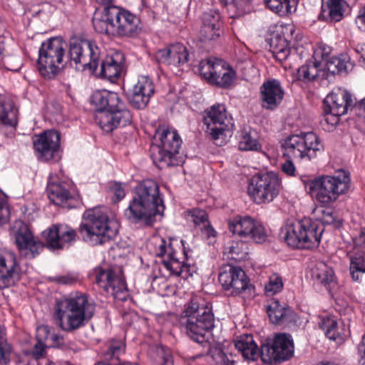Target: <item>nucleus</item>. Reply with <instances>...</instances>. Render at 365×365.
Returning <instances> with one entry per match:
<instances>
[{"label":"nucleus","mask_w":365,"mask_h":365,"mask_svg":"<svg viewBox=\"0 0 365 365\" xmlns=\"http://www.w3.org/2000/svg\"><path fill=\"white\" fill-rule=\"evenodd\" d=\"M164 208L158 184L152 179H146L135 187L126 215L135 222L150 225L153 217L162 214Z\"/></svg>","instance_id":"1"},{"label":"nucleus","mask_w":365,"mask_h":365,"mask_svg":"<svg viewBox=\"0 0 365 365\" xmlns=\"http://www.w3.org/2000/svg\"><path fill=\"white\" fill-rule=\"evenodd\" d=\"M95 306L84 294L58 300L55 306V317L59 327L65 331H73L85 324L94 314Z\"/></svg>","instance_id":"2"},{"label":"nucleus","mask_w":365,"mask_h":365,"mask_svg":"<svg viewBox=\"0 0 365 365\" xmlns=\"http://www.w3.org/2000/svg\"><path fill=\"white\" fill-rule=\"evenodd\" d=\"M110 211L104 207L87 210L84 213L86 222L81 225L80 232L86 242L92 245L109 242L118 233V222L110 217Z\"/></svg>","instance_id":"3"},{"label":"nucleus","mask_w":365,"mask_h":365,"mask_svg":"<svg viewBox=\"0 0 365 365\" xmlns=\"http://www.w3.org/2000/svg\"><path fill=\"white\" fill-rule=\"evenodd\" d=\"M182 322L187 335L195 341L202 344L206 334L214 327V315L207 302L193 299L185 311Z\"/></svg>","instance_id":"4"},{"label":"nucleus","mask_w":365,"mask_h":365,"mask_svg":"<svg viewBox=\"0 0 365 365\" xmlns=\"http://www.w3.org/2000/svg\"><path fill=\"white\" fill-rule=\"evenodd\" d=\"M319 225L311 218L287 221L281 235L287 245L294 249H313L319 245Z\"/></svg>","instance_id":"5"},{"label":"nucleus","mask_w":365,"mask_h":365,"mask_svg":"<svg viewBox=\"0 0 365 365\" xmlns=\"http://www.w3.org/2000/svg\"><path fill=\"white\" fill-rule=\"evenodd\" d=\"M156 145L151 148V156L155 163L159 166H174L179 164L178 158L182 143L181 138L176 130L160 126L154 136Z\"/></svg>","instance_id":"6"},{"label":"nucleus","mask_w":365,"mask_h":365,"mask_svg":"<svg viewBox=\"0 0 365 365\" xmlns=\"http://www.w3.org/2000/svg\"><path fill=\"white\" fill-rule=\"evenodd\" d=\"M66 43L58 38H49L39 49L38 68L45 78H53L63 67Z\"/></svg>","instance_id":"7"},{"label":"nucleus","mask_w":365,"mask_h":365,"mask_svg":"<svg viewBox=\"0 0 365 365\" xmlns=\"http://www.w3.org/2000/svg\"><path fill=\"white\" fill-rule=\"evenodd\" d=\"M282 148L287 158L311 160L317 156L319 138L312 132L292 135L284 140Z\"/></svg>","instance_id":"8"},{"label":"nucleus","mask_w":365,"mask_h":365,"mask_svg":"<svg viewBox=\"0 0 365 365\" xmlns=\"http://www.w3.org/2000/svg\"><path fill=\"white\" fill-rule=\"evenodd\" d=\"M280 182L277 174L268 172L254 175L247 186V192L257 204H267L277 197Z\"/></svg>","instance_id":"9"},{"label":"nucleus","mask_w":365,"mask_h":365,"mask_svg":"<svg viewBox=\"0 0 365 365\" xmlns=\"http://www.w3.org/2000/svg\"><path fill=\"white\" fill-rule=\"evenodd\" d=\"M218 279L225 290H230L233 296L242 295L243 298L251 297L254 288L250 284L245 272L240 267L230 264L221 267Z\"/></svg>","instance_id":"10"},{"label":"nucleus","mask_w":365,"mask_h":365,"mask_svg":"<svg viewBox=\"0 0 365 365\" xmlns=\"http://www.w3.org/2000/svg\"><path fill=\"white\" fill-rule=\"evenodd\" d=\"M294 346L292 336L289 334H277L267 341L261 348V359L263 362L272 364L289 360L294 356Z\"/></svg>","instance_id":"11"},{"label":"nucleus","mask_w":365,"mask_h":365,"mask_svg":"<svg viewBox=\"0 0 365 365\" xmlns=\"http://www.w3.org/2000/svg\"><path fill=\"white\" fill-rule=\"evenodd\" d=\"M200 75L210 84L228 88L236 78L235 71L220 59L207 58L199 65Z\"/></svg>","instance_id":"12"},{"label":"nucleus","mask_w":365,"mask_h":365,"mask_svg":"<svg viewBox=\"0 0 365 365\" xmlns=\"http://www.w3.org/2000/svg\"><path fill=\"white\" fill-rule=\"evenodd\" d=\"M101 51L96 42L83 38H74L70 43L69 57L75 65L95 71L101 58Z\"/></svg>","instance_id":"13"},{"label":"nucleus","mask_w":365,"mask_h":365,"mask_svg":"<svg viewBox=\"0 0 365 365\" xmlns=\"http://www.w3.org/2000/svg\"><path fill=\"white\" fill-rule=\"evenodd\" d=\"M21 256L27 259L34 258L43 247L41 242L35 237L28 226L21 220H16L9 230Z\"/></svg>","instance_id":"14"},{"label":"nucleus","mask_w":365,"mask_h":365,"mask_svg":"<svg viewBox=\"0 0 365 365\" xmlns=\"http://www.w3.org/2000/svg\"><path fill=\"white\" fill-rule=\"evenodd\" d=\"M349 173L339 170L336 176H321V207L328 206L349 188Z\"/></svg>","instance_id":"15"},{"label":"nucleus","mask_w":365,"mask_h":365,"mask_svg":"<svg viewBox=\"0 0 365 365\" xmlns=\"http://www.w3.org/2000/svg\"><path fill=\"white\" fill-rule=\"evenodd\" d=\"M203 121L206 125V132L211 137L217 140L225 135L226 131H230L233 124L227 116L224 105L215 104L205 111Z\"/></svg>","instance_id":"16"},{"label":"nucleus","mask_w":365,"mask_h":365,"mask_svg":"<svg viewBox=\"0 0 365 365\" xmlns=\"http://www.w3.org/2000/svg\"><path fill=\"white\" fill-rule=\"evenodd\" d=\"M230 230L235 235L256 243L266 241L267 235L264 227L250 216H236L229 222Z\"/></svg>","instance_id":"17"},{"label":"nucleus","mask_w":365,"mask_h":365,"mask_svg":"<svg viewBox=\"0 0 365 365\" xmlns=\"http://www.w3.org/2000/svg\"><path fill=\"white\" fill-rule=\"evenodd\" d=\"M155 247V255L163 257V264L165 267L171 273L180 275L185 268V259L186 252L184 255L179 253L175 247L172 240H165L163 238H156L154 242Z\"/></svg>","instance_id":"18"},{"label":"nucleus","mask_w":365,"mask_h":365,"mask_svg":"<svg viewBox=\"0 0 365 365\" xmlns=\"http://www.w3.org/2000/svg\"><path fill=\"white\" fill-rule=\"evenodd\" d=\"M95 120L103 130L109 133L118 127H124L130 124L132 115L120 100L115 108L101 110L96 113Z\"/></svg>","instance_id":"19"},{"label":"nucleus","mask_w":365,"mask_h":365,"mask_svg":"<svg viewBox=\"0 0 365 365\" xmlns=\"http://www.w3.org/2000/svg\"><path fill=\"white\" fill-rule=\"evenodd\" d=\"M61 135L53 130L45 131L33 139L34 148L37 158L43 161H48L58 155Z\"/></svg>","instance_id":"20"},{"label":"nucleus","mask_w":365,"mask_h":365,"mask_svg":"<svg viewBox=\"0 0 365 365\" xmlns=\"http://www.w3.org/2000/svg\"><path fill=\"white\" fill-rule=\"evenodd\" d=\"M96 282L103 287L106 292L118 300H125L128 297L127 286L121 273H115L113 270L96 271Z\"/></svg>","instance_id":"21"},{"label":"nucleus","mask_w":365,"mask_h":365,"mask_svg":"<svg viewBox=\"0 0 365 365\" xmlns=\"http://www.w3.org/2000/svg\"><path fill=\"white\" fill-rule=\"evenodd\" d=\"M21 270L16 255L0 252V289L16 284L21 278Z\"/></svg>","instance_id":"22"},{"label":"nucleus","mask_w":365,"mask_h":365,"mask_svg":"<svg viewBox=\"0 0 365 365\" xmlns=\"http://www.w3.org/2000/svg\"><path fill=\"white\" fill-rule=\"evenodd\" d=\"M111 17L114 19L115 35L133 36L139 31V19L128 10L113 6Z\"/></svg>","instance_id":"23"},{"label":"nucleus","mask_w":365,"mask_h":365,"mask_svg":"<svg viewBox=\"0 0 365 365\" xmlns=\"http://www.w3.org/2000/svg\"><path fill=\"white\" fill-rule=\"evenodd\" d=\"M284 96V91L278 80H267L260 88L262 106L267 110L276 109L282 102Z\"/></svg>","instance_id":"24"},{"label":"nucleus","mask_w":365,"mask_h":365,"mask_svg":"<svg viewBox=\"0 0 365 365\" xmlns=\"http://www.w3.org/2000/svg\"><path fill=\"white\" fill-rule=\"evenodd\" d=\"M324 112L343 115L349 108L353 107V100L351 94L344 90L339 89L327 96L323 101Z\"/></svg>","instance_id":"25"},{"label":"nucleus","mask_w":365,"mask_h":365,"mask_svg":"<svg viewBox=\"0 0 365 365\" xmlns=\"http://www.w3.org/2000/svg\"><path fill=\"white\" fill-rule=\"evenodd\" d=\"M154 93L152 80L148 76H140L132 89L130 103L137 109H143L147 106Z\"/></svg>","instance_id":"26"},{"label":"nucleus","mask_w":365,"mask_h":365,"mask_svg":"<svg viewBox=\"0 0 365 365\" xmlns=\"http://www.w3.org/2000/svg\"><path fill=\"white\" fill-rule=\"evenodd\" d=\"M155 57L160 63L177 67L187 62L189 52L183 44L177 43L158 51Z\"/></svg>","instance_id":"27"},{"label":"nucleus","mask_w":365,"mask_h":365,"mask_svg":"<svg viewBox=\"0 0 365 365\" xmlns=\"http://www.w3.org/2000/svg\"><path fill=\"white\" fill-rule=\"evenodd\" d=\"M46 190L48 198L53 204L66 208L76 206L77 199L71 193L66 182L49 181Z\"/></svg>","instance_id":"28"},{"label":"nucleus","mask_w":365,"mask_h":365,"mask_svg":"<svg viewBox=\"0 0 365 365\" xmlns=\"http://www.w3.org/2000/svg\"><path fill=\"white\" fill-rule=\"evenodd\" d=\"M220 15L216 11H210L203 15L202 26L200 32L201 41H210L220 36Z\"/></svg>","instance_id":"29"},{"label":"nucleus","mask_w":365,"mask_h":365,"mask_svg":"<svg viewBox=\"0 0 365 365\" xmlns=\"http://www.w3.org/2000/svg\"><path fill=\"white\" fill-rule=\"evenodd\" d=\"M350 63L345 58L331 56L321 59V77L331 81L336 74L346 71Z\"/></svg>","instance_id":"30"},{"label":"nucleus","mask_w":365,"mask_h":365,"mask_svg":"<svg viewBox=\"0 0 365 365\" xmlns=\"http://www.w3.org/2000/svg\"><path fill=\"white\" fill-rule=\"evenodd\" d=\"M113 6H105L103 11L96 12L93 19L94 29L100 33L108 35H115L114 19L111 17Z\"/></svg>","instance_id":"31"},{"label":"nucleus","mask_w":365,"mask_h":365,"mask_svg":"<svg viewBox=\"0 0 365 365\" xmlns=\"http://www.w3.org/2000/svg\"><path fill=\"white\" fill-rule=\"evenodd\" d=\"M321 19L329 22H338L343 18V0H322Z\"/></svg>","instance_id":"32"},{"label":"nucleus","mask_w":365,"mask_h":365,"mask_svg":"<svg viewBox=\"0 0 365 365\" xmlns=\"http://www.w3.org/2000/svg\"><path fill=\"white\" fill-rule=\"evenodd\" d=\"M120 100L118 93L108 91H97L92 97L93 103L98 108L96 113L101 110L115 108Z\"/></svg>","instance_id":"33"},{"label":"nucleus","mask_w":365,"mask_h":365,"mask_svg":"<svg viewBox=\"0 0 365 365\" xmlns=\"http://www.w3.org/2000/svg\"><path fill=\"white\" fill-rule=\"evenodd\" d=\"M235 347L247 360L255 361L259 356V352L252 336H241L235 342Z\"/></svg>","instance_id":"34"},{"label":"nucleus","mask_w":365,"mask_h":365,"mask_svg":"<svg viewBox=\"0 0 365 365\" xmlns=\"http://www.w3.org/2000/svg\"><path fill=\"white\" fill-rule=\"evenodd\" d=\"M186 218L188 221L200 227L207 237L215 236V230L210 227L207 212L200 209H192L186 212Z\"/></svg>","instance_id":"35"},{"label":"nucleus","mask_w":365,"mask_h":365,"mask_svg":"<svg viewBox=\"0 0 365 365\" xmlns=\"http://www.w3.org/2000/svg\"><path fill=\"white\" fill-rule=\"evenodd\" d=\"M267 312L271 322L276 324L289 320L292 311L289 307L282 306L279 301L274 300L267 307Z\"/></svg>","instance_id":"36"},{"label":"nucleus","mask_w":365,"mask_h":365,"mask_svg":"<svg viewBox=\"0 0 365 365\" xmlns=\"http://www.w3.org/2000/svg\"><path fill=\"white\" fill-rule=\"evenodd\" d=\"M319 74V63L314 59L302 66L297 70V79L304 83H312L318 79Z\"/></svg>","instance_id":"37"},{"label":"nucleus","mask_w":365,"mask_h":365,"mask_svg":"<svg viewBox=\"0 0 365 365\" xmlns=\"http://www.w3.org/2000/svg\"><path fill=\"white\" fill-rule=\"evenodd\" d=\"M238 147L240 150H258L261 145L258 142L256 134L250 128H245L240 133Z\"/></svg>","instance_id":"38"},{"label":"nucleus","mask_w":365,"mask_h":365,"mask_svg":"<svg viewBox=\"0 0 365 365\" xmlns=\"http://www.w3.org/2000/svg\"><path fill=\"white\" fill-rule=\"evenodd\" d=\"M121 71L120 63H118L113 56H106L101 62V76L111 81L120 76Z\"/></svg>","instance_id":"39"},{"label":"nucleus","mask_w":365,"mask_h":365,"mask_svg":"<svg viewBox=\"0 0 365 365\" xmlns=\"http://www.w3.org/2000/svg\"><path fill=\"white\" fill-rule=\"evenodd\" d=\"M321 328L324 330L326 337L330 341H336L337 344L344 341L343 337L337 330V322L334 317H322Z\"/></svg>","instance_id":"40"},{"label":"nucleus","mask_w":365,"mask_h":365,"mask_svg":"<svg viewBox=\"0 0 365 365\" xmlns=\"http://www.w3.org/2000/svg\"><path fill=\"white\" fill-rule=\"evenodd\" d=\"M0 123L7 125L16 124V113L12 103L0 95Z\"/></svg>","instance_id":"41"},{"label":"nucleus","mask_w":365,"mask_h":365,"mask_svg":"<svg viewBox=\"0 0 365 365\" xmlns=\"http://www.w3.org/2000/svg\"><path fill=\"white\" fill-rule=\"evenodd\" d=\"M225 252L230 257L236 261H241L247 257L248 254L247 244L243 241H232L225 247Z\"/></svg>","instance_id":"42"},{"label":"nucleus","mask_w":365,"mask_h":365,"mask_svg":"<svg viewBox=\"0 0 365 365\" xmlns=\"http://www.w3.org/2000/svg\"><path fill=\"white\" fill-rule=\"evenodd\" d=\"M266 5L276 14L281 16L292 12V2L296 4V0H264Z\"/></svg>","instance_id":"43"},{"label":"nucleus","mask_w":365,"mask_h":365,"mask_svg":"<svg viewBox=\"0 0 365 365\" xmlns=\"http://www.w3.org/2000/svg\"><path fill=\"white\" fill-rule=\"evenodd\" d=\"M350 274L354 281H359L365 273V252L357 254L351 260Z\"/></svg>","instance_id":"44"},{"label":"nucleus","mask_w":365,"mask_h":365,"mask_svg":"<svg viewBox=\"0 0 365 365\" xmlns=\"http://www.w3.org/2000/svg\"><path fill=\"white\" fill-rule=\"evenodd\" d=\"M229 11H235L236 15L240 16L250 11V5L253 0H221Z\"/></svg>","instance_id":"45"},{"label":"nucleus","mask_w":365,"mask_h":365,"mask_svg":"<svg viewBox=\"0 0 365 365\" xmlns=\"http://www.w3.org/2000/svg\"><path fill=\"white\" fill-rule=\"evenodd\" d=\"M322 282L331 296H333L339 289V284L334 272L331 268L327 267L326 270L324 271Z\"/></svg>","instance_id":"46"},{"label":"nucleus","mask_w":365,"mask_h":365,"mask_svg":"<svg viewBox=\"0 0 365 365\" xmlns=\"http://www.w3.org/2000/svg\"><path fill=\"white\" fill-rule=\"evenodd\" d=\"M307 193L319 201V177H306L302 180Z\"/></svg>","instance_id":"47"},{"label":"nucleus","mask_w":365,"mask_h":365,"mask_svg":"<svg viewBox=\"0 0 365 365\" xmlns=\"http://www.w3.org/2000/svg\"><path fill=\"white\" fill-rule=\"evenodd\" d=\"M5 331L0 327V363L7 364L10 361L12 348L5 338Z\"/></svg>","instance_id":"48"},{"label":"nucleus","mask_w":365,"mask_h":365,"mask_svg":"<svg viewBox=\"0 0 365 365\" xmlns=\"http://www.w3.org/2000/svg\"><path fill=\"white\" fill-rule=\"evenodd\" d=\"M59 225H52L43 232V235L46 239V242L53 249L60 248V242L58 240Z\"/></svg>","instance_id":"49"},{"label":"nucleus","mask_w":365,"mask_h":365,"mask_svg":"<svg viewBox=\"0 0 365 365\" xmlns=\"http://www.w3.org/2000/svg\"><path fill=\"white\" fill-rule=\"evenodd\" d=\"M283 288L282 278L277 274L270 276L268 283L265 285L264 289L267 295L272 296L279 292Z\"/></svg>","instance_id":"50"},{"label":"nucleus","mask_w":365,"mask_h":365,"mask_svg":"<svg viewBox=\"0 0 365 365\" xmlns=\"http://www.w3.org/2000/svg\"><path fill=\"white\" fill-rule=\"evenodd\" d=\"M60 248H62L66 243L73 241L76 236V231L67 225H59L58 230Z\"/></svg>","instance_id":"51"},{"label":"nucleus","mask_w":365,"mask_h":365,"mask_svg":"<svg viewBox=\"0 0 365 365\" xmlns=\"http://www.w3.org/2000/svg\"><path fill=\"white\" fill-rule=\"evenodd\" d=\"M274 41H272L271 46L273 48V53L275 55L276 58L279 61H283L287 58L289 55V49L287 46V43L284 39H280V45H273Z\"/></svg>","instance_id":"52"},{"label":"nucleus","mask_w":365,"mask_h":365,"mask_svg":"<svg viewBox=\"0 0 365 365\" xmlns=\"http://www.w3.org/2000/svg\"><path fill=\"white\" fill-rule=\"evenodd\" d=\"M124 351L125 344L122 341H113L106 354L109 359H118L124 353Z\"/></svg>","instance_id":"53"},{"label":"nucleus","mask_w":365,"mask_h":365,"mask_svg":"<svg viewBox=\"0 0 365 365\" xmlns=\"http://www.w3.org/2000/svg\"><path fill=\"white\" fill-rule=\"evenodd\" d=\"M10 211L8 207L6 196L0 190V225L6 223L9 221Z\"/></svg>","instance_id":"54"},{"label":"nucleus","mask_w":365,"mask_h":365,"mask_svg":"<svg viewBox=\"0 0 365 365\" xmlns=\"http://www.w3.org/2000/svg\"><path fill=\"white\" fill-rule=\"evenodd\" d=\"M215 365H235L233 359H230L223 351L218 350L213 355Z\"/></svg>","instance_id":"55"},{"label":"nucleus","mask_w":365,"mask_h":365,"mask_svg":"<svg viewBox=\"0 0 365 365\" xmlns=\"http://www.w3.org/2000/svg\"><path fill=\"white\" fill-rule=\"evenodd\" d=\"M49 279L61 284H72L77 282L78 278L73 274H66L63 276L51 277Z\"/></svg>","instance_id":"56"},{"label":"nucleus","mask_w":365,"mask_h":365,"mask_svg":"<svg viewBox=\"0 0 365 365\" xmlns=\"http://www.w3.org/2000/svg\"><path fill=\"white\" fill-rule=\"evenodd\" d=\"M51 331L47 326H40L36 329V340L39 342H43L47 344V341L49 339Z\"/></svg>","instance_id":"57"},{"label":"nucleus","mask_w":365,"mask_h":365,"mask_svg":"<svg viewBox=\"0 0 365 365\" xmlns=\"http://www.w3.org/2000/svg\"><path fill=\"white\" fill-rule=\"evenodd\" d=\"M48 345L43 342L37 341L34 346L33 349L31 351V356L35 359H38L44 356L46 348Z\"/></svg>","instance_id":"58"},{"label":"nucleus","mask_w":365,"mask_h":365,"mask_svg":"<svg viewBox=\"0 0 365 365\" xmlns=\"http://www.w3.org/2000/svg\"><path fill=\"white\" fill-rule=\"evenodd\" d=\"M321 223L324 225H331L334 222L331 209L328 207L327 210L321 211Z\"/></svg>","instance_id":"59"},{"label":"nucleus","mask_w":365,"mask_h":365,"mask_svg":"<svg viewBox=\"0 0 365 365\" xmlns=\"http://www.w3.org/2000/svg\"><path fill=\"white\" fill-rule=\"evenodd\" d=\"M293 159L287 158V160L282 164V170L288 175H294L296 168L292 162Z\"/></svg>","instance_id":"60"},{"label":"nucleus","mask_w":365,"mask_h":365,"mask_svg":"<svg viewBox=\"0 0 365 365\" xmlns=\"http://www.w3.org/2000/svg\"><path fill=\"white\" fill-rule=\"evenodd\" d=\"M359 362L361 365H365V334L358 346Z\"/></svg>","instance_id":"61"},{"label":"nucleus","mask_w":365,"mask_h":365,"mask_svg":"<svg viewBox=\"0 0 365 365\" xmlns=\"http://www.w3.org/2000/svg\"><path fill=\"white\" fill-rule=\"evenodd\" d=\"M354 51L359 55V63L365 68V44L356 45Z\"/></svg>","instance_id":"62"},{"label":"nucleus","mask_w":365,"mask_h":365,"mask_svg":"<svg viewBox=\"0 0 365 365\" xmlns=\"http://www.w3.org/2000/svg\"><path fill=\"white\" fill-rule=\"evenodd\" d=\"M12 60L13 58H11V57H7L6 58H4L3 57V59L2 61H1V64H0V66H4V67H6L8 70H10V71H18L20 68V63H17L16 65H14V63H12Z\"/></svg>","instance_id":"63"},{"label":"nucleus","mask_w":365,"mask_h":365,"mask_svg":"<svg viewBox=\"0 0 365 365\" xmlns=\"http://www.w3.org/2000/svg\"><path fill=\"white\" fill-rule=\"evenodd\" d=\"M158 352L160 354V357L163 360L161 365H167L172 363V355L170 351H165L163 347H160L158 349Z\"/></svg>","instance_id":"64"}]
</instances>
